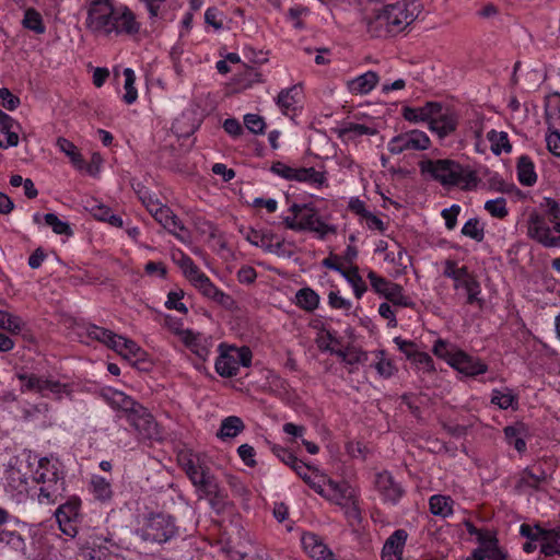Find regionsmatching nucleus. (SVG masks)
I'll list each match as a JSON object with an SVG mask.
<instances>
[{
    "mask_svg": "<svg viewBox=\"0 0 560 560\" xmlns=\"http://www.w3.org/2000/svg\"><path fill=\"white\" fill-rule=\"evenodd\" d=\"M85 27L96 36L137 34L140 24L135 13L115 0H89Z\"/></svg>",
    "mask_w": 560,
    "mask_h": 560,
    "instance_id": "1",
    "label": "nucleus"
},
{
    "mask_svg": "<svg viewBox=\"0 0 560 560\" xmlns=\"http://www.w3.org/2000/svg\"><path fill=\"white\" fill-rule=\"evenodd\" d=\"M421 13L416 1H397L390 4L372 2L365 8L363 22L373 37L397 35L410 26Z\"/></svg>",
    "mask_w": 560,
    "mask_h": 560,
    "instance_id": "2",
    "label": "nucleus"
},
{
    "mask_svg": "<svg viewBox=\"0 0 560 560\" xmlns=\"http://www.w3.org/2000/svg\"><path fill=\"white\" fill-rule=\"evenodd\" d=\"M422 176L438 182L446 188L458 187L462 190H474L479 179L475 170L451 159L422 160L419 163Z\"/></svg>",
    "mask_w": 560,
    "mask_h": 560,
    "instance_id": "3",
    "label": "nucleus"
},
{
    "mask_svg": "<svg viewBox=\"0 0 560 560\" xmlns=\"http://www.w3.org/2000/svg\"><path fill=\"white\" fill-rule=\"evenodd\" d=\"M65 477V467L59 458L47 456L38 460L33 479L39 485L38 502L40 504H54L63 497Z\"/></svg>",
    "mask_w": 560,
    "mask_h": 560,
    "instance_id": "4",
    "label": "nucleus"
},
{
    "mask_svg": "<svg viewBox=\"0 0 560 560\" xmlns=\"http://www.w3.org/2000/svg\"><path fill=\"white\" fill-rule=\"evenodd\" d=\"M433 353L443 359L450 366L466 376H477L488 371V365L479 358L468 354L443 339H438L432 348Z\"/></svg>",
    "mask_w": 560,
    "mask_h": 560,
    "instance_id": "5",
    "label": "nucleus"
},
{
    "mask_svg": "<svg viewBox=\"0 0 560 560\" xmlns=\"http://www.w3.org/2000/svg\"><path fill=\"white\" fill-rule=\"evenodd\" d=\"M289 211L291 215L284 217L283 222L290 230H308L316 233L319 238L336 232L335 226L323 221L316 208L311 203H293Z\"/></svg>",
    "mask_w": 560,
    "mask_h": 560,
    "instance_id": "6",
    "label": "nucleus"
},
{
    "mask_svg": "<svg viewBox=\"0 0 560 560\" xmlns=\"http://www.w3.org/2000/svg\"><path fill=\"white\" fill-rule=\"evenodd\" d=\"M443 275L453 280L456 294H463L466 298V304L482 306L480 282L466 266H458L455 260L447 259L443 262Z\"/></svg>",
    "mask_w": 560,
    "mask_h": 560,
    "instance_id": "7",
    "label": "nucleus"
},
{
    "mask_svg": "<svg viewBox=\"0 0 560 560\" xmlns=\"http://www.w3.org/2000/svg\"><path fill=\"white\" fill-rule=\"evenodd\" d=\"M18 380L22 383L21 392H35L43 397L61 400L70 398L73 389L70 383H63L59 378L46 374L19 373Z\"/></svg>",
    "mask_w": 560,
    "mask_h": 560,
    "instance_id": "8",
    "label": "nucleus"
},
{
    "mask_svg": "<svg viewBox=\"0 0 560 560\" xmlns=\"http://www.w3.org/2000/svg\"><path fill=\"white\" fill-rule=\"evenodd\" d=\"M323 491L318 494L326 500L339 505L350 521H360L357 490L347 482H337L327 477Z\"/></svg>",
    "mask_w": 560,
    "mask_h": 560,
    "instance_id": "9",
    "label": "nucleus"
},
{
    "mask_svg": "<svg viewBox=\"0 0 560 560\" xmlns=\"http://www.w3.org/2000/svg\"><path fill=\"white\" fill-rule=\"evenodd\" d=\"M177 534V527L172 516L166 514H152L144 518L135 535L145 542H166Z\"/></svg>",
    "mask_w": 560,
    "mask_h": 560,
    "instance_id": "10",
    "label": "nucleus"
},
{
    "mask_svg": "<svg viewBox=\"0 0 560 560\" xmlns=\"http://www.w3.org/2000/svg\"><path fill=\"white\" fill-rule=\"evenodd\" d=\"M252 359L253 353L248 347L237 348L221 343L214 364L215 372L222 377H233L238 373L241 366H250Z\"/></svg>",
    "mask_w": 560,
    "mask_h": 560,
    "instance_id": "11",
    "label": "nucleus"
},
{
    "mask_svg": "<svg viewBox=\"0 0 560 560\" xmlns=\"http://www.w3.org/2000/svg\"><path fill=\"white\" fill-rule=\"evenodd\" d=\"M88 334L92 339L105 343L127 360L140 359L143 353L137 342L127 337L117 335L112 330L98 326H91L88 328Z\"/></svg>",
    "mask_w": 560,
    "mask_h": 560,
    "instance_id": "12",
    "label": "nucleus"
},
{
    "mask_svg": "<svg viewBox=\"0 0 560 560\" xmlns=\"http://www.w3.org/2000/svg\"><path fill=\"white\" fill-rule=\"evenodd\" d=\"M270 172L285 180L305 183L317 189L328 185L325 172L317 171L314 167L291 166L277 161L271 164Z\"/></svg>",
    "mask_w": 560,
    "mask_h": 560,
    "instance_id": "13",
    "label": "nucleus"
},
{
    "mask_svg": "<svg viewBox=\"0 0 560 560\" xmlns=\"http://www.w3.org/2000/svg\"><path fill=\"white\" fill-rule=\"evenodd\" d=\"M520 534L527 539L538 540L539 551L545 557L560 556V526L545 529L538 525L522 524Z\"/></svg>",
    "mask_w": 560,
    "mask_h": 560,
    "instance_id": "14",
    "label": "nucleus"
},
{
    "mask_svg": "<svg viewBox=\"0 0 560 560\" xmlns=\"http://www.w3.org/2000/svg\"><path fill=\"white\" fill-rule=\"evenodd\" d=\"M366 278L372 290L378 296L384 298L396 306L408 307L412 305L410 298L405 294L404 288L400 284L377 275L371 269L368 270Z\"/></svg>",
    "mask_w": 560,
    "mask_h": 560,
    "instance_id": "15",
    "label": "nucleus"
},
{
    "mask_svg": "<svg viewBox=\"0 0 560 560\" xmlns=\"http://www.w3.org/2000/svg\"><path fill=\"white\" fill-rule=\"evenodd\" d=\"M81 503L79 497L72 495L56 510L55 516L59 528L69 537H74L78 534L81 520Z\"/></svg>",
    "mask_w": 560,
    "mask_h": 560,
    "instance_id": "16",
    "label": "nucleus"
},
{
    "mask_svg": "<svg viewBox=\"0 0 560 560\" xmlns=\"http://www.w3.org/2000/svg\"><path fill=\"white\" fill-rule=\"evenodd\" d=\"M430 144L429 136L415 129L393 137L387 143V150L392 154H400L405 151H424Z\"/></svg>",
    "mask_w": 560,
    "mask_h": 560,
    "instance_id": "17",
    "label": "nucleus"
},
{
    "mask_svg": "<svg viewBox=\"0 0 560 560\" xmlns=\"http://www.w3.org/2000/svg\"><path fill=\"white\" fill-rule=\"evenodd\" d=\"M126 418L141 436L155 439L160 435L156 421L142 405L138 404Z\"/></svg>",
    "mask_w": 560,
    "mask_h": 560,
    "instance_id": "18",
    "label": "nucleus"
},
{
    "mask_svg": "<svg viewBox=\"0 0 560 560\" xmlns=\"http://www.w3.org/2000/svg\"><path fill=\"white\" fill-rule=\"evenodd\" d=\"M550 234L551 223L549 218L536 210L530 211L527 219V236L542 246L548 247L549 244H552Z\"/></svg>",
    "mask_w": 560,
    "mask_h": 560,
    "instance_id": "19",
    "label": "nucleus"
},
{
    "mask_svg": "<svg viewBox=\"0 0 560 560\" xmlns=\"http://www.w3.org/2000/svg\"><path fill=\"white\" fill-rule=\"evenodd\" d=\"M180 334L182 342L191 353L203 361L209 358L214 345L212 336L192 329Z\"/></svg>",
    "mask_w": 560,
    "mask_h": 560,
    "instance_id": "20",
    "label": "nucleus"
},
{
    "mask_svg": "<svg viewBox=\"0 0 560 560\" xmlns=\"http://www.w3.org/2000/svg\"><path fill=\"white\" fill-rule=\"evenodd\" d=\"M457 125V114L453 109L443 107L442 104L439 103V108L435 109L429 129L436 133L440 138H445L456 130Z\"/></svg>",
    "mask_w": 560,
    "mask_h": 560,
    "instance_id": "21",
    "label": "nucleus"
},
{
    "mask_svg": "<svg viewBox=\"0 0 560 560\" xmlns=\"http://www.w3.org/2000/svg\"><path fill=\"white\" fill-rule=\"evenodd\" d=\"M21 124L0 109V149L15 148L20 143Z\"/></svg>",
    "mask_w": 560,
    "mask_h": 560,
    "instance_id": "22",
    "label": "nucleus"
},
{
    "mask_svg": "<svg viewBox=\"0 0 560 560\" xmlns=\"http://www.w3.org/2000/svg\"><path fill=\"white\" fill-rule=\"evenodd\" d=\"M154 219L179 242L188 243L190 241L189 231L170 207L165 206Z\"/></svg>",
    "mask_w": 560,
    "mask_h": 560,
    "instance_id": "23",
    "label": "nucleus"
},
{
    "mask_svg": "<svg viewBox=\"0 0 560 560\" xmlns=\"http://www.w3.org/2000/svg\"><path fill=\"white\" fill-rule=\"evenodd\" d=\"M374 485L383 501L396 504L404 495V489L387 471L376 474Z\"/></svg>",
    "mask_w": 560,
    "mask_h": 560,
    "instance_id": "24",
    "label": "nucleus"
},
{
    "mask_svg": "<svg viewBox=\"0 0 560 560\" xmlns=\"http://www.w3.org/2000/svg\"><path fill=\"white\" fill-rule=\"evenodd\" d=\"M185 470L192 485L206 494L217 495L219 493V486L214 478L202 467L195 465L191 460L185 465Z\"/></svg>",
    "mask_w": 560,
    "mask_h": 560,
    "instance_id": "25",
    "label": "nucleus"
},
{
    "mask_svg": "<svg viewBox=\"0 0 560 560\" xmlns=\"http://www.w3.org/2000/svg\"><path fill=\"white\" fill-rule=\"evenodd\" d=\"M301 544L304 551L314 560H338L323 539L314 533H304Z\"/></svg>",
    "mask_w": 560,
    "mask_h": 560,
    "instance_id": "26",
    "label": "nucleus"
},
{
    "mask_svg": "<svg viewBox=\"0 0 560 560\" xmlns=\"http://www.w3.org/2000/svg\"><path fill=\"white\" fill-rule=\"evenodd\" d=\"M26 541L21 533L14 529L0 528V555L24 556Z\"/></svg>",
    "mask_w": 560,
    "mask_h": 560,
    "instance_id": "27",
    "label": "nucleus"
},
{
    "mask_svg": "<svg viewBox=\"0 0 560 560\" xmlns=\"http://www.w3.org/2000/svg\"><path fill=\"white\" fill-rule=\"evenodd\" d=\"M100 397L113 409L122 411L126 417L138 405L130 396L113 387L103 388Z\"/></svg>",
    "mask_w": 560,
    "mask_h": 560,
    "instance_id": "28",
    "label": "nucleus"
},
{
    "mask_svg": "<svg viewBox=\"0 0 560 560\" xmlns=\"http://www.w3.org/2000/svg\"><path fill=\"white\" fill-rule=\"evenodd\" d=\"M408 534L405 529H396L385 541L382 560H402V552Z\"/></svg>",
    "mask_w": 560,
    "mask_h": 560,
    "instance_id": "29",
    "label": "nucleus"
},
{
    "mask_svg": "<svg viewBox=\"0 0 560 560\" xmlns=\"http://www.w3.org/2000/svg\"><path fill=\"white\" fill-rule=\"evenodd\" d=\"M303 481L308 485L315 492H322L325 482H327V475L322 472L315 467H311L305 463H298L293 469Z\"/></svg>",
    "mask_w": 560,
    "mask_h": 560,
    "instance_id": "30",
    "label": "nucleus"
},
{
    "mask_svg": "<svg viewBox=\"0 0 560 560\" xmlns=\"http://www.w3.org/2000/svg\"><path fill=\"white\" fill-rule=\"evenodd\" d=\"M438 108V102H427L424 105L418 107H404L402 117L413 124L427 122L430 126L435 109Z\"/></svg>",
    "mask_w": 560,
    "mask_h": 560,
    "instance_id": "31",
    "label": "nucleus"
},
{
    "mask_svg": "<svg viewBox=\"0 0 560 560\" xmlns=\"http://www.w3.org/2000/svg\"><path fill=\"white\" fill-rule=\"evenodd\" d=\"M378 74L374 71H366L347 82L350 93L355 95H366L377 85Z\"/></svg>",
    "mask_w": 560,
    "mask_h": 560,
    "instance_id": "32",
    "label": "nucleus"
},
{
    "mask_svg": "<svg viewBox=\"0 0 560 560\" xmlns=\"http://www.w3.org/2000/svg\"><path fill=\"white\" fill-rule=\"evenodd\" d=\"M184 277L196 289L208 276L200 270L194 260L186 254L180 252V258L177 260Z\"/></svg>",
    "mask_w": 560,
    "mask_h": 560,
    "instance_id": "33",
    "label": "nucleus"
},
{
    "mask_svg": "<svg viewBox=\"0 0 560 560\" xmlns=\"http://www.w3.org/2000/svg\"><path fill=\"white\" fill-rule=\"evenodd\" d=\"M199 293L211 300L212 302L222 305L230 306L232 304V299L229 294L224 293L221 289H219L209 277H207L197 288Z\"/></svg>",
    "mask_w": 560,
    "mask_h": 560,
    "instance_id": "34",
    "label": "nucleus"
},
{
    "mask_svg": "<svg viewBox=\"0 0 560 560\" xmlns=\"http://www.w3.org/2000/svg\"><path fill=\"white\" fill-rule=\"evenodd\" d=\"M56 147L69 159L75 170L83 171L85 167L84 159L73 142L65 137H58L56 140Z\"/></svg>",
    "mask_w": 560,
    "mask_h": 560,
    "instance_id": "35",
    "label": "nucleus"
},
{
    "mask_svg": "<svg viewBox=\"0 0 560 560\" xmlns=\"http://www.w3.org/2000/svg\"><path fill=\"white\" fill-rule=\"evenodd\" d=\"M506 443L518 453L526 451L527 428L523 423H515L504 428Z\"/></svg>",
    "mask_w": 560,
    "mask_h": 560,
    "instance_id": "36",
    "label": "nucleus"
},
{
    "mask_svg": "<svg viewBox=\"0 0 560 560\" xmlns=\"http://www.w3.org/2000/svg\"><path fill=\"white\" fill-rule=\"evenodd\" d=\"M245 430L244 421L237 416H229L222 419L217 436L221 441L236 438Z\"/></svg>",
    "mask_w": 560,
    "mask_h": 560,
    "instance_id": "37",
    "label": "nucleus"
},
{
    "mask_svg": "<svg viewBox=\"0 0 560 560\" xmlns=\"http://www.w3.org/2000/svg\"><path fill=\"white\" fill-rule=\"evenodd\" d=\"M371 354L374 360L373 368L380 377L389 378L396 374L397 368L385 350L378 349L372 351Z\"/></svg>",
    "mask_w": 560,
    "mask_h": 560,
    "instance_id": "38",
    "label": "nucleus"
},
{
    "mask_svg": "<svg viewBox=\"0 0 560 560\" xmlns=\"http://www.w3.org/2000/svg\"><path fill=\"white\" fill-rule=\"evenodd\" d=\"M375 133V128L358 122H348L338 129V137L343 142L354 141L359 137L373 136Z\"/></svg>",
    "mask_w": 560,
    "mask_h": 560,
    "instance_id": "39",
    "label": "nucleus"
},
{
    "mask_svg": "<svg viewBox=\"0 0 560 560\" xmlns=\"http://www.w3.org/2000/svg\"><path fill=\"white\" fill-rule=\"evenodd\" d=\"M300 101L301 88L299 85L284 89L277 96V105L284 114L295 110Z\"/></svg>",
    "mask_w": 560,
    "mask_h": 560,
    "instance_id": "40",
    "label": "nucleus"
},
{
    "mask_svg": "<svg viewBox=\"0 0 560 560\" xmlns=\"http://www.w3.org/2000/svg\"><path fill=\"white\" fill-rule=\"evenodd\" d=\"M454 500L448 495L434 494L429 499L430 512L442 518H447L453 515Z\"/></svg>",
    "mask_w": 560,
    "mask_h": 560,
    "instance_id": "41",
    "label": "nucleus"
},
{
    "mask_svg": "<svg viewBox=\"0 0 560 560\" xmlns=\"http://www.w3.org/2000/svg\"><path fill=\"white\" fill-rule=\"evenodd\" d=\"M340 275L352 288L354 296L360 300L368 291V285L360 275L359 268L350 265L349 267H346Z\"/></svg>",
    "mask_w": 560,
    "mask_h": 560,
    "instance_id": "42",
    "label": "nucleus"
},
{
    "mask_svg": "<svg viewBox=\"0 0 560 560\" xmlns=\"http://www.w3.org/2000/svg\"><path fill=\"white\" fill-rule=\"evenodd\" d=\"M319 295L311 288H302L296 291L294 303L298 307L313 312L319 305Z\"/></svg>",
    "mask_w": 560,
    "mask_h": 560,
    "instance_id": "43",
    "label": "nucleus"
},
{
    "mask_svg": "<svg viewBox=\"0 0 560 560\" xmlns=\"http://www.w3.org/2000/svg\"><path fill=\"white\" fill-rule=\"evenodd\" d=\"M517 178L524 186H533L537 180L535 166L528 156H521L517 163Z\"/></svg>",
    "mask_w": 560,
    "mask_h": 560,
    "instance_id": "44",
    "label": "nucleus"
},
{
    "mask_svg": "<svg viewBox=\"0 0 560 560\" xmlns=\"http://www.w3.org/2000/svg\"><path fill=\"white\" fill-rule=\"evenodd\" d=\"M93 497L102 502L109 501L113 497L112 485L104 477L93 475L90 481Z\"/></svg>",
    "mask_w": 560,
    "mask_h": 560,
    "instance_id": "45",
    "label": "nucleus"
},
{
    "mask_svg": "<svg viewBox=\"0 0 560 560\" xmlns=\"http://www.w3.org/2000/svg\"><path fill=\"white\" fill-rule=\"evenodd\" d=\"M491 402L500 409H516L517 408V396L509 388L503 390L493 389L491 393Z\"/></svg>",
    "mask_w": 560,
    "mask_h": 560,
    "instance_id": "46",
    "label": "nucleus"
},
{
    "mask_svg": "<svg viewBox=\"0 0 560 560\" xmlns=\"http://www.w3.org/2000/svg\"><path fill=\"white\" fill-rule=\"evenodd\" d=\"M487 140L490 142V149L495 155L511 151L508 133L504 131H495L492 129L487 132Z\"/></svg>",
    "mask_w": 560,
    "mask_h": 560,
    "instance_id": "47",
    "label": "nucleus"
},
{
    "mask_svg": "<svg viewBox=\"0 0 560 560\" xmlns=\"http://www.w3.org/2000/svg\"><path fill=\"white\" fill-rule=\"evenodd\" d=\"M124 90L125 94L122 95V101L127 105H131L137 102L138 100V91L136 89V73L131 68H125L124 69Z\"/></svg>",
    "mask_w": 560,
    "mask_h": 560,
    "instance_id": "48",
    "label": "nucleus"
},
{
    "mask_svg": "<svg viewBox=\"0 0 560 560\" xmlns=\"http://www.w3.org/2000/svg\"><path fill=\"white\" fill-rule=\"evenodd\" d=\"M22 25L26 30H30L36 34H44L46 31L43 18L39 12L35 9H27L24 12V18L22 20Z\"/></svg>",
    "mask_w": 560,
    "mask_h": 560,
    "instance_id": "49",
    "label": "nucleus"
},
{
    "mask_svg": "<svg viewBox=\"0 0 560 560\" xmlns=\"http://www.w3.org/2000/svg\"><path fill=\"white\" fill-rule=\"evenodd\" d=\"M462 234L476 242H482L485 238V225L478 218H470L462 228Z\"/></svg>",
    "mask_w": 560,
    "mask_h": 560,
    "instance_id": "50",
    "label": "nucleus"
},
{
    "mask_svg": "<svg viewBox=\"0 0 560 560\" xmlns=\"http://www.w3.org/2000/svg\"><path fill=\"white\" fill-rule=\"evenodd\" d=\"M313 327L316 328V345L323 351H332L331 343L336 341V338L332 336L329 329H326L322 322L316 320L313 323Z\"/></svg>",
    "mask_w": 560,
    "mask_h": 560,
    "instance_id": "51",
    "label": "nucleus"
},
{
    "mask_svg": "<svg viewBox=\"0 0 560 560\" xmlns=\"http://www.w3.org/2000/svg\"><path fill=\"white\" fill-rule=\"evenodd\" d=\"M45 223L51 228L52 232L58 235L72 236L73 231L70 224L66 221H62L55 213H46L44 215Z\"/></svg>",
    "mask_w": 560,
    "mask_h": 560,
    "instance_id": "52",
    "label": "nucleus"
},
{
    "mask_svg": "<svg viewBox=\"0 0 560 560\" xmlns=\"http://www.w3.org/2000/svg\"><path fill=\"white\" fill-rule=\"evenodd\" d=\"M24 327L21 317L5 311L0 312V328L12 334H19Z\"/></svg>",
    "mask_w": 560,
    "mask_h": 560,
    "instance_id": "53",
    "label": "nucleus"
},
{
    "mask_svg": "<svg viewBox=\"0 0 560 560\" xmlns=\"http://www.w3.org/2000/svg\"><path fill=\"white\" fill-rule=\"evenodd\" d=\"M485 210L497 219H503L508 215L506 200L502 197L490 199L485 202Z\"/></svg>",
    "mask_w": 560,
    "mask_h": 560,
    "instance_id": "54",
    "label": "nucleus"
},
{
    "mask_svg": "<svg viewBox=\"0 0 560 560\" xmlns=\"http://www.w3.org/2000/svg\"><path fill=\"white\" fill-rule=\"evenodd\" d=\"M7 480L9 485L19 492L26 491L27 489V477L22 474L20 469L11 467L8 469Z\"/></svg>",
    "mask_w": 560,
    "mask_h": 560,
    "instance_id": "55",
    "label": "nucleus"
},
{
    "mask_svg": "<svg viewBox=\"0 0 560 560\" xmlns=\"http://www.w3.org/2000/svg\"><path fill=\"white\" fill-rule=\"evenodd\" d=\"M85 209L90 211V213L97 219L98 221L106 222L109 217L112 210L104 203L98 202L97 200H88L85 205Z\"/></svg>",
    "mask_w": 560,
    "mask_h": 560,
    "instance_id": "56",
    "label": "nucleus"
},
{
    "mask_svg": "<svg viewBox=\"0 0 560 560\" xmlns=\"http://www.w3.org/2000/svg\"><path fill=\"white\" fill-rule=\"evenodd\" d=\"M184 298L183 290L171 291L167 294V299L165 301V307L168 310H176L183 314L188 312L187 306L182 302Z\"/></svg>",
    "mask_w": 560,
    "mask_h": 560,
    "instance_id": "57",
    "label": "nucleus"
},
{
    "mask_svg": "<svg viewBox=\"0 0 560 560\" xmlns=\"http://www.w3.org/2000/svg\"><path fill=\"white\" fill-rule=\"evenodd\" d=\"M245 127L255 135H261L265 131L266 124L261 116L257 114H246L244 116Z\"/></svg>",
    "mask_w": 560,
    "mask_h": 560,
    "instance_id": "58",
    "label": "nucleus"
},
{
    "mask_svg": "<svg viewBox=\"0 0 560 560\" xmlns=\"http://www.w3.org/2000/svg\"><path fill=\"white\" fill-rule=\"evenodd\" d=\"M411 362L421 371L431 373L435 370L432 358L422 351H417Z\"/></svg>",
    "mask_w": 560,
    "mask_h": 560,
    "instance_id": "59",
    "label": "nucleus"
},
{
    "mask_svg": "<svg viewBox=\"0 0 560 560\" xmlns=\"http://www.w3.org/2000/svg\"><path fill=\"white\" fill-rule=\"evenodd\" d=\"M459 205H452L450 208H445L442 210L441 215L445 221V228L450 231L454 230L457 224V217L460 213Z\"/></svg>",
    "mask_w": 560,
    "mask_h": 560,
    "instance_id": "60",
    "label": "nucleus"
},
{
    "mask_svg": "<svg viewBox=\"0 0 560 560\" xmlns=\"http://www.w3.org/2000/svg\"><path fill=\"white\" fill-rule=\"evenodd\" d=\"M0 104L8 110H15L21 102L9 89L0 88Z\"/></svg>",
    "mask_w": 560,
    "mask_h": 560,
    "instance_id": "61",
    "label": "nucleus"
},
{
    "mask_svg": "<svg viewBox=\"0 0 560 560\" xmlns=\"http://www.w3.org/2000/svg\"><path fill=\"white\" fill-rule=\"evenodd\" d=\"M546 479V474L540 471L539 474L534 472L530 469H525L521 477V482L530 488H538L541 482Z\"/></svg>",
    "mask_w": 560,
    "mask_h": 560,
    "instance_id": "62",
    "label": "nucleus"
},
{
    "mask_svg": "<svg viewBox=\"0 0 560 560\" xmlns=\"http://www.w3.org/2000/svg\"><path fill=\"white\" fill-rule=\"evenodd\" d=\"M328 304L336 310L349 311L352 307L350 300L345 299L338 291H330L328 294Z\"/></svg>",
    "mask_w": 560,
    "mask_h": 560,
    "instance_id": "63",
    "label": "nucleus"
},
{
    "mask_svg": "<svg viewBox=\"0 0 560 560\" xmlns=\"http://www.w3.org/2000/svg\"><path fill=\"white\" fill-rule=\"evenodd\" d=\"M547 148L551 154L560 158V133L557 130H550L545 137Z\"/></svg>",
    "mask_w": 560,
    "mask_h": 560,
    "instance_id": "64",
    "label": "nucleus"
}]
</instances>
